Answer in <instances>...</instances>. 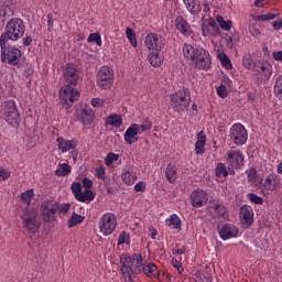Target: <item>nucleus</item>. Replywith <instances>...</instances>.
<instances>
[{"mask_svg": "<svg viewBox=\"0 0 282 282\" xmlns=\"http://www.w3.org/2000/svg\"><path fill=\"white\" fill-rule=\"evenodd\" d=\"M64 82L69 87H77L83 78V72L76 64L68 63L62 70Z\"/></svg>", "mask_w": 282, "mask_h": 282, "instance_id": "obj_8", "label": "nucleus"}, {"mask_svg": "<svg viewBox=\"0 0 282 282\" xmlns=\"http://www.w3.org/2000/svg\"><path fill=\"white\" fill-rule=\"evenodd\" d=\"M273 29L274 30H281L282 29V19L276 20L273 22Z\"/></svg>", "mask_w": 282, "mask_h": 282, "instance_id": "obj_63", "label": "nucleus"}, {"mask_svg": "<svg viewBox=\"0 0 282 282\" xmlns=\"http://www.w3.org/2000/svg\"><path fill=\"white\" fill-rule=\"evenodd\" d=\"M20 197L26 206H30V204H32V199H34V189L23 192Z\"/></svg>", "mask_w": 282, "mask_h": 282, "instance_id": "obj_38", "label": "nucleus"}, {"mask_svg": "<svg viewBox=\"0 0 282 282\" xmlns=\"http://www.w3.org/2000/svg\"><path fill=\"white\" fill-rule=\"evenodd\" d=\"M214 210H216V213L223 217V219H226V206L219 204V203H215L214 205Z\"/></svg>", "mask_w": 282, "mask_h": 282, "instance_id": "obj_48", "label": "nucleus"}, {"mask_svg": "<svg viewBox=\"0 0 282 282\" xmlns=\"http://www.w3.org/2000/svg\"><path fill=\"white\" fill-rule=\"evenodd\" d=\"M70 191L75 197V199H83V185L78 182H74L70 185Z\"/></svg>", "mask_w": 282, "mask_h": 282, "instance_id": "obj_36", "label": "nucleus"}, {"mask_svg": "<svg viewBox=\"0 0 282 282\" xmlns=\"http://www.w3.org/2000/svg\"><path fill=\"white\" fill-rule=\"evenodd\" d=\"M99 230L105 237L113 235L116 226H118V220L112 213L104 214L99 219Z\"/></svg>", "mask_w": 282, "mask_h": 282, "instance_id": "obj_11", "label": "nucleus"}, {"mask_svg": "<svg viewBox=\"0 0 282 282\" xmlns=\"http://www.w3.org/2000/svg\"><path fill=\"white\" fill-rule=\"evenodd\" d=\"M94 192L91 189H86L83 192L82 198H77V202H94Z\"/></svg>", "mask_w": 282, "mask_h": 282, "instance_id": "obj_43", "label": "nucleus"}, {"mask_svg": "<svg viewBox=\"0 0 282 282\" xmlns=\"http://www.w3.org/2000/svg\"><path fill=\"white\" fill-rule=\"evenodd\" d=\"M183 3L191 14L197 15L202 12V6H199L198 0H183Z\"/></svg>", "mask_w": 282, "mask_h": 282, "instance_id": "obj_23", "label": "nucleus"}, {"mask_svg": "<svg viewBox=\"0 0 282 282\" xmlns=\"http://www.w3.org/2000/svg\"><path fill=\"white\" fill-rule=\"evenodd\" d=\"M85 221V216H80L76 213H73L69 219L67 220L68 228H74L75 226H79Z\"/></svg>", "mask_w": 282, "mask_h": 282, "instance_id": "obj_32", "label": "nucleus"}, {"mask_svg": "<svg viewBox=\"0 0 282 282\" xmlns=\"http://www.w3.org/2000/svg\"><path fill=\"white\" fill-rule=\"evenodd\" d=\"M165 177L170 184H175L177 182V167L173 164H167Z\"/></svg>", "mask_w": 282, "mask_h": 282, "instance_id": "obj_26", "label": "nucleus"}, {"mask_svg": "<svg viewBox=\"0 0 282 282\" xmlns=\"http://www.w3.org/2000/svg\"><path fill=\"white\" fill-rule=\"evenodd\" d=\"M174 25H175L176 30H178V32H181V34H183V36H191V34H193V29L191 28V24L182 15H178L174 20Z\"/></svg>", "mask_w": 282, "mask_h": 282, "instance_id": "obj_19", "label": "nucleus"}, {"mask_svg": "<svg viewBox=\"0 0 282 282\" xmlns=\"http://www.w3.org/2000/svg\"><path fill=\"white\" fill-rule=\"evenodd\" d=\"M208 34H210V20L202 24V35L208 36Z\"/></svg>", "mask_w": 282, "mask_h": 282, "instance_id": "obj_53", "label": "nucleus"}, {"mask_svg": "<svg viewBox=\"0 0 282 282\" xmlns=\"http://www.w3.org/2000/svg\"><path fill=\"white\" fill-rule=\"evenodd\" d=\"M215 175L216 177H228V175H230V170L226 167V164L218 163L215 167Z\"/></svg>", "mask_w": 282, "mask_h": 282, "instance_id": "obj_35", "label": "nucleus"}, {"mask_svg": "<svg viewBox=\"0 0 282 282\" xmlns=\"http://www.w3.org/2000/svg\"><path fill=\"white\" fill-rule=\"evenodd\" d=\"M226 155V164L228 166L229 175H236L235 171H239V169L243 166V152L240 150H229Z\"/></svg>", "mask_w": 282, "mask_h": 282, "instance_id": "obj_9", "label": "nucleus"}, {"mask_svg": "<svg viewBox=\"0 0 282 282\" xmlns=\"http://www.w3.org/2000/svg\"><path fill=\"white\" fill-rule=\"evenodd\" d=\"M166 226L174 228L175 230H182V220L177 214H173L165 220Z\"/></svg>", "mask_w": 282, "mask_h": 282, "instance_id": "obj_29", "label": "nucleus"}, {"mask_svg": "<svg viewBox=\"0 0 282 282\" xmlns=\"http://www.w3.org/2000/svg\"><path fill=\"white\" fill-rule=\"evenodd\" d=\"M183 56L187 61H191L196 69L208 72V69H210V65H213L210 53L204 48H198L191 44L183 45Z\"/></svg>", "mask_w": 282, "mask_h": 282, "instance_id": "obj_2", "label": "nucleus"}, {"mask_svg": "<svg viewBox=\"0 0 282 282\" xmlns=\"http://www.w3.org/2000/svg\"><path fill=\"white\" fill-rule=\"evenodd\" d=\"M247 177L250 182H256L257 180V171L254 170H250L248 173H247Z\"/></svg>", "mask_w": 282, "mask_h": 282, "instance_id": "obj_60", "label": "nucleus"}, {"mask_svg": "<svg viewBox=\"0 0 282 282\" xmlns=\"http://www.w3.org/2000/svg\"><path fill=\"white\" fill-rule=\"evenodd\" d=\"M88 43H96L97 45H102V37H100V33H91L88 36Z\"/></svg>", "mask_w": 282, "mask_h": 282, "instance_id": "obj_47", "label": "nucleus"}, {"mask_svg": "<svg viewBox=\"0 0 282 282\" xmlns=\"http://www.w3.org/2000/svg\"><path fill=\"white\" fill-rule=\"evenodd\" d=\"M96 175H97L98 180H105V167L100 166L99 169H97Z\"/></svg>", "mask_w": 282, "mask_h": 282, "instance_id": "obj_61", "label": "nucleus"}, {"mask_svg": "<svg viewBox=\"0 0 282 282\" xmlns=\"http://www.w3.org/2000/svg\"><path fill=\"white\" fill-rule=\"evenodd\" d=\"M217 23L219 24V28H221L225 32H230L232 29V21L230 20H224V17L218 15L216 18Z\"/></svg>", "mask_w": 282, "mask_h": 282, "instance_id": "obj_37", "label": "nucleus"}, {"mask_svg": "<svg viewBox=\"0 0 282 282\" xmlns=\"http://www.w3.org/2000/svg\"><path fill=\"white\" fill-rule=\"evenodd\" d=\"M94 118H95V115L91 108H84L80 111L79 120L83 122V124H86V126L91 124V122H94Z\"/></svg>", "mask_w": 282, "mask_h": 282, "instance_id": "obj_24", "label": "nucleus"}, {"mask_svg": "<svg viewBox=\"0 0 282 282\" xmlns=\"http://www.w3.org/2000/svg\"><path fill=\"white\" fill-rule=\"evenodd\" d=\"M247 198L251 204H257L258 206H261L263 204V198L254 193H249L247 195Z\"/></svg>", "mask_w": 282, "mask_h": 282, "instance_id": "obj_45", "label": "nucleus"}, {"mask_svg": "<svg viewBox=\"0 0 282 282\" xmlns=\"http://www.w3.org/2000/svg\"><path fill=\"white\" fill-rule=\"evenodd\" d=\"M274 19H276V14L274 13H267L254 17V21H274Z\"/></svg>", "mask_w": 282, "mask_h": 282, "instance_id": "obj_46", "label": "nucleus"}, {"mask_svg": "<svg viewBox=\"0 0 282 282\" xmlns=\"http://www.w3.org/2000/svg\"><path fill=\"white\" fill-rule=\"evenodd\" d=\"M82 184H83L84 188L89 189L94 186V181H91V178H89V177H84L82 180Z\"/></svg>", "mask_w": 282, "mask_h": 282, "instance_id": "obj_55", "label": "nucleus"}, {"mask_svg": "<svg viewBox=\"0 0 282 282\" xmlns=\"http://www.w3.org/2000/svg\"><path fill=\"white\" fill-rule=\"evenodd\" d=\"M185 253H186V247L180 248L178 246H176V247L172 250V254H185Z\"/></svg>", "mask_w": 282, "mask_h": 282, "instance_id": "obj_58", "label": "nucleus"}, {"mask_svg": "<svg viewBox=\"0 0 282 282\" xmlns=\"http://www.w3.org/2000/svg\"><path fill=\"white\" fill-rule=\"evenodd\" d=\"M217 95L219 96V98H228V89L225 85H220L217 88Z\"/></svg>", "mask_w": 282, "mask_h": 282, "instance_id": "obj_51", "label": "nucleus"}, {"mask_svg": "<svg viewBox=\"0 0 282 282\" xmlns=\"http://www.w3.org/2000/svg\"><path fill=\"white\" fill-rule=\"evenodd\" d=\"M240 220L246 226V228H250L254 223V210L252 207L245 205L240 208Z\"/></svg>", "mask_w": 282, "mask_h": 282, "instance_id": "obj_18", "label": "nucleus"}, {"mask_svg": "<svg viewBox=\"0 0 282 282\" xmlns=\"http://www.w3.org/2000/svg\"><path fill=\"white\" fill-rule=\"evenodd\" d=\"M72 173V165L67 163H62L58 165L57 170L55 171V175L57 177H67Z\"/></svg>", "mask_w": 282, "mask_h": 282, "instance_id": "obj_30", "label": "nucleus"}, {"mask_svg": "<svg viewBox=\"0 0 282 282\" xmlns=\"http://www.w3.org/2000/svg\"><path fill=\"white\" fill-rule=\"evenodd\" d=\"M242 64L246 69H250L252 67V58H250V56H245L242 58Z\"/></svg>", "mask_w": 282, "mask_h": 282, "instance_id": "obj_57", "label": "nucleus"}, {"mask_svg": "<svg viewBox=\"0 0 282 282\" xmlns=\"http://www.w3.org/2000/svg\"><path fill=\"white\" fill-rule=\"evenodd\" d=\"M118 160H120V155L116 154L113 152H110L107 154V156L105 159V164H106V166H111L113 164V162H118Z\"/></svg>", "mask_w": 282, "mask_h": 282, "instance_id": "obj_44", "label": "nucleus"}, {"mask_svg": "<svg viewBox=\"0 0 282 282\" xmlns=\"http://www.w3.org/2000/svg\"><path fill=\"white\" fill-rule=\"evenodd\" d=\"M56 142H57L58 150L62 153H67V151H72L76 149V147L78 145L77 140H65L63 137H58L56 139Z\"/></svg>", "mask_w": 282, "mask_h": 282, "instance_id": "obj_20", "label": "nucleus"}, {"mask_svg": "<svg viewBox=\"0 0 282 282\" xmlns=\"http://www.w3.org/2000/svg\"><path fill=\"white\" fill-rule=\"evenodd\" d=\"M41 214L43 221L46 224H52L56 221V213L58 212V202L54 199H46L41 204Z\"/></svg>", "mask_w": 282, "mask_h": 282, "instance_id": "obj_10", "label": "nucleus"}, {"mask_svg": "<svg viewBox=\"0 0 282 282\" xmlns=\"http://www.w3.org/2000/svg\"><path fill=\"white\" fill-rule=\"evenodd\" d=\"M138 130H135L134 126L131 124L124 132L123 138L127 144H133V142H138Z\"/></svg>", "mask_w": 282, "mask_h": 282, "instance_id": "obj_22", "label": "nucleus"}, {"mask_svg": "<svg viewBox=\"0 0 282 282\" xmlns=\"http://www.w3.org/2000/svg\"><path fill=\"white\" fill-rule=\"evenodd\" d=\"M144 45L149 52H162L164 42H162V35L158 33H149L144 39Z\"/></svg>", "mask_w": 282, "mask_h": 282, "instance_id": "obj_15", "label": "nucleus"}, {"mask_svg": "<svg viewBox=\"0 0 282 282\" xmlns=\"http://www.w3.org/2000/svg\"><path fill=\"white\" fill-rule=\"evenodd\" d=\"M209 30L212 36H219L221 31L219 30V24L213 19H209Z\"/></svg>", "mask_w": 282, "mask_h": 282, "instance_id": "obj_42", "label": "nucleus"}, {"mask_svg": "<svg viewBox=\"0 0 282 282\" xmlns=\"http://www.w3.org/2000/svg\"><path fill=\"white\" fill-rule=\"evenodd\" d=\"M59 98L66 107H73L74 102L80 98V91L69 85H64L59 89Z\"/></svg>", "mask_w": 282, "mask_h": 282, "instance_id": "obj_13", "label": "nucleus"}, {"mask_svg": "<svg viewBox=\"0 0 282 282\" xmlns=\"http://www.w3.org/2000/svg\"><path fill=\"white\" fill-rule=\"evenodd\" d=\"M256 72H258V74H262V76H264V78H270V76H271L270 64L259 62L256 65Z\"/></svg>", "mask_w": 282, "mask_h": 282, "instance_id": "obj_34", "label": "nucleus"}, {"mask_svg": "<svg viewBox=\"0 0 282 282\" xmlns=\"http://www.w3.org/2000/svg\"><path fill=\"white\" fill-rule=\"evenodd\" d=\"M230 140H232L234 144L241 147L248 142V130L241 123H235L230 128Z\"/></svg>", "mask_w": 282, "mask_h": 282, "instance_id": "obj_14", "label": "nucleus"}, {"mask_svg": "<svg viewBox=\"0 0 282 282\" xmlns=\"http://www.w3.org/2000/svg\"><path fill=\"white\" fill-rule=\"evenodd\" d=\"M124 243H129V235L127 231H122L118 238V246H122Z\"/></svg>", "mask_w": 282, "mask_h": 282, "instance_id": "obj_50", "label": "nucleus"}, {"mask_svg": "<svg viewBox=\"0 0 282 282\" xmlns=\"http://www.w3.org/2000/svg\"><path fill=\"white\" fill-rule=\"evenodd\" d=\"M274 94L279 100H282V75L276 77L275 84H274Z\"/></svg>", "mask_w": 282, "mask_h": 282, "instance_id": "obj_40", "label": "nucleus"}, {"mask_svg": "<svg viewBox=\"0 0 282 282\" xmlns=\"http://www.w3.org/2000/svg\"><path fill=\"white\" fill-rule=\"evenodd\" d=\"M218 58L223 67H225V69H232V62H230V57H228V55H226L225 53H221V54H218Z\"/></svg>", "mask_w": 282, "mask_h": 282, "instance_id": "obj_39", "label": "nucleus"}, {"mask_svg": "<svg viewBox=\"0 0 282 282\" xmlns=\"http://www.w3.org/2000/svg\"><path fill=\"white\" fill-rule=\"evenodd\" d=\"M206 152V145L204 143H195L196 155H204Z\"/></svg>", "mask_w": 282, "mask_h": 282, "instance_id": "obj_52", "label": "nucleus"}, {"mask_svg": "<svg viewBox=\"0 0 282 282\" xmlns=\"http://www.w3.org/2000/svg\"><path fill=\"white\" fill-rule=\"evenodd\" d=\"M196 143L205 144L206 145V133H204V131H199L197 133V141H196Z\"/></svg>", "mask_w": 282, "mask_h": 282, "instance_id": "obj_56", "label": "nucleus"}, {"mask_svg": "<svg viewBox=\"0 0 282 282\" xmlns=\"http://www.w3.org/2000/svg\"><path fill=\"white\" fill-rule=\"evenodd\" d=\"M132 127H134V129L137 130V133L141 135V133H144V131H151V128L153 127V122H151V119L147 117L142 124L132 123Z\"/></svg>", "mask_w": 282, "mask_h": 282, "instance_id": "obj_27", "label": "nucleus"}, {"mask_svg": "<svg viewBox=\"0 0 282 282\" xmlns=\"http://www.w3.org/2000/svg\"><path fill=\"white\" fill-rule=\"evenodd\" d=\"M120 270L124 282H133L138 274H145L150 279H158L160 270L155 263L144 264L141 253H134L132 257L123 253L120 257Z\"/></svg>", "mask_w": 282, "mask_h": 282, "instance_id": "obj_1", "label": "nucleus"}, {"mask_svg": "<svg viewBox=\"0 0 282 282\" xmlns=\"http://www.w3.org/2000/svg\"><path fill=\"white\" fill-rule=\"evenodd\" d=\"M113 86V69L102 66L97 73V87L99 89H111Z\"/></svg>", "mask_w": 282, "mask_h": 282, "instance_id": "obj_12", "label": "nucleus"}, {"mask_svg": "<svg viewBox=\"0 0 282 282\" xmlns=\"http://www.w3.org/2000/svg\"><path fill=\"white\" fill-rule=\"evenodd\" d=\"M0 177H2V180H8V177H10V172L2 169V171H0Z\"/></svg>", "mask_w": 282, "mask_h": 282, "instance_id": "obj_64", "label": "nucleus"}, {"mask_svg": "<svg viewBox=\"0 0 282 282\" xmlns=\"http://www.w3.org/2000/svg\"><path fill=\"white\" fill-rule=\"evenodd\" d=\"M106 124L119 129V127H122V117L119 115H109L106 118Z\"/></svg>", "mask_w": 282, "mask_h": 282, "instance_id": "obj_31", "label": "nucleus"}, {"mask_svg": "<svg viewBox=\"0 0 282 282\" xmlns=\"http://www.w3.org/2000/svg\"><path fill=\"white\" fill-rule=\"evenodd\" d=\"M1 63L10 65L11 67H19L21 64V50L17 46L8 45V42H0Z\"/></svg>", "mask_w": 282, "mask_h": 282, "instance_id": "obj_4", "label": "nucleus"}, {"mask_svg": "<svg viewBox=\"0 0 282 282\" xmlns=\"http://www.w3.org/2000/svg\"><path fill=\"white\" fill-rule=\"evenodd\" d=\"M264 191H276V176L270 174L262 183Z\"/></svg>", "mask_w": 282, "mask_h": 282, "instance_id": "obj_28", "label": "nucleus"}, {"mask_svg": "<svg viewBox=\"0 0 282 282\" xmlns=\"http://www.w3.org/2000/svg\"><path fill=\"white\" fill-rule=\"evenodd\" d=\"M121 180L127 186H133V184H135L138 181V175H135V172H133V167L124 169L121 174Z\"/></svg>", "mask_w": 282, "mask_h": 282, "instance_id": "obj_21", "label": "nucleus"}, {"mask_svg": "<svg viewBox=\"0 0 282 282\" xmlns=\"http://www.w3.org/2000/svg\"><path fill=\"white\" fill-rule=\"evenodd\" d=\"M134 191L135 193H144L147 191V183L144 182H139L134 185Z\"/></svg>", "mask_w": 282, "mask_h": 282, "instance_id": "obj_54", "label": "nucleus"}, {"mask_svg": "<svg viewBox=\"0 0 282 282\" xmlns=\"http://www.w3.org/2000/svg\"><path fill=\"white\" fill-rule=\"evenodd\" d=\"M148 61L152 67H161L164 59L160 55V51H150Z\"/></svg>", "mask_w": 282, "mask_h": 282, "instance_id": "obj_25", "label": "nucleus"}, {"mask_svg": "<svg viewBox=\"0 0 282 282\" xmlns=\"http://www.w3.org/2000/svg\"><path fill=\"white\" fill-rule=\"evenodd\" d=\"M208 203V193L203 189H196L191 194V204L194 208H202Z\"/></svg>", "mask_w": 282, "mask_h": 282, "instance_id": "obj_16", "label": "nucleus"}, {"mask_svg": "<svg viewBox=\"0 0 282 282\" xmlns=\"http://www.w3.org/2000/svg\"><path fill=\"white\" fill-rule=\"evenodd\" d=\"M218 232L223 241H228V239H235L239 235V228L232 224H225Z\"/></svg>", "mask_w": 282, "mask_h": 282, "instance_id": "obj_17", "label": "nucleus"}, {"mask_svg": "<svg viewBox=\"0 0 282 282\" xmlns=\"http://www.w3.org/2000/svg\"><path fill=\"white\" fill-rule=\"evenodd\" d=\"M2 113L4 120L10 127L17 129L21 124V113L19 108H17V102L14 100H7L2 106Z\"/></svg>", "mask_w": 282, "mask_h": 282, "instance_id": "obj_7", "label": "nucleus"}, {"mask_svg": "<svg viewBox=\"0 0 282 282\" xmlns=\"http://www.w3.org/2000/svg\"><path fill=\"white\" fill-rule=\"evenodd\" d=\"M37 217L39 212L32 207H26L21 215L22 224L31 235H35L41 229V221Z\"/></svg>", "mask_w": 282, "mask_h": 282, "instance_id": "obj_6", "label": "nucleus"}, {"mask_svg": "<svg viewBox=\"0 0 282 282\" xmlns=\"http://www.w3.org/2000/svg\"><path fill=\"white\" fill-rule=\"evenodd\" d=\"M22 43L24 47H30L32 45V35H26V37L22 39Z\"/></svg>", "mask_w": 282, "mask_h": 282, "instance_id": "obj_62", "label": "nucleus"}, {"mask_svg": "<svg viewBox=\"0 0 282 282\" xmlns=\"http://www.w3.org/2000/svg\"><path fill=\"white\" fill-rule=\"evenodd\" d=\"M90 102L93 107H102L105 105V101L100 98H94Z\"/></svg>", "mask_w": 282, "mask_h": 282, "instance_id": "obj_59", "label": "nucleus"}, {"mask_svg": "<svg viewBox=\"0 0 282 282\" xmlns=\"http://www.w3.org/2000/svg\"><path fill=\"white\" fill-rule=\"evenodd\" d=\"M240 37L239 33L234 32L226 36V45L229 50H232V47H237V43H239Z\"/></svg>", "mask_w": 282, "mask_h": 282, "instance_id": "obj_33", "label": "nucleus"}, {"mask_svg": "<svg viewBox=\"0 0 282 282\" xmlns=\"http://www.w3.org/2000/svg\"><path fill=\"white\" fill-rule=\"evenodd\" d=\"M171 108L177 113L186 111L191 107V90L182 88L170 96Z\"/></svg>", "mask_w": 282, "mask_h": 282, "instance_id": "obj_5", "label": "nucleus"}, {"mask_svg": "<svg viewBox=\"0 0 282 282\" xmlns=\"http://www.w3.org/2000/svg\"><path fill=\"white\" fill-rule=\"evenodd\" d=\"M69 208H72V204L69 203H65V204H58V208H57V212L61 214V215H67L69 213Z\"/></svg>", "mask_w": 282, "mask_h": 282, "instance_id": "obj_49", "label": "nucleus"}, {"mask_svg": "<svg viewBox=\"0 0 282 282\" xmlns=\"http://www.w3.org/2000/svg\"><path fill=\"white\" fill-rule=\"evenodd\" d=\"M23 34H25V22L21 18H12L4 26V32L0 36V43L19 41V39H23Z\"/></svg>", "mask_w": 282, "mask_h": 282, "instance_id": "obj_3", "label": "nucleus"}, {"mask_svg": "<svg viewBox=\"0 0 282 282\" xmlns=\"http://www.w3.org/2000/svg\"><path fill=\"white\" fill-rule=\"evenodd\" d=\"M126 36L130 41L132 47H138V40L135 39V32L131 28L126 29Z\"/></svg>", "mask_w": 282, "mask_h": 282, "instance_id": "obj_41", "label": "nucleus"}]
</instances>
